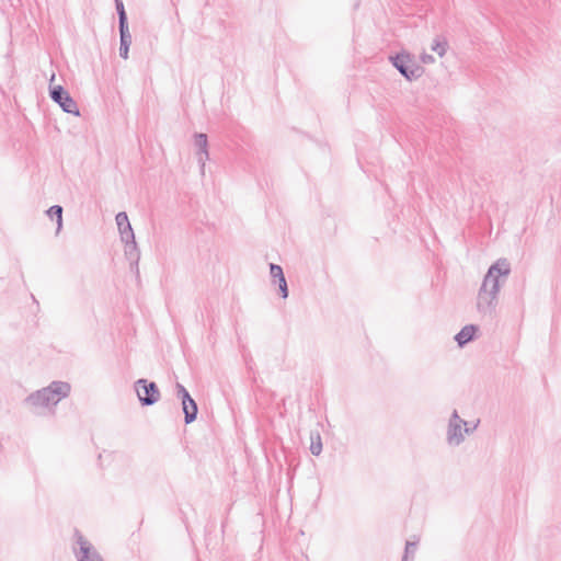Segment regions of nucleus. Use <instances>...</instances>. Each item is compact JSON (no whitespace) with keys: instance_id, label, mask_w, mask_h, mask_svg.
<instances>
[{"instance_id":"nucleus-19","label":"nucleus","mask_w":561,"mask_h":561,"mask_svg":"<svg viewBox=\"0 0 561 561\" xmlns=\"http://www.w3.org/2000/svg\"><path fill=\"white\" fill-rule=\"evenodd\" d=\"M451 423L458 424V425H468V423L459 416L457 410H454L450 415L448 424H451Z\"/></svg>"},{"instance_id":"nucleus-4","label":"nucleus","mask_w":561,"mask_h":561,"mask_svg":"<svg viewBox=\"0 0 561 561\" xmlns=\"http://www.w3.org/2000/svg\"><path fill=\"white\" fill-rule=\"evenodd\" d=\"M390 64L408 81H414L422 77L424 68L416 61L415 56L407 50H401L389 56Z\"/></svg>"},{"instance_id":"nucleus-3","label":"nucleus","mask_w":561,"mask_h":561,"mask_svg":"<svg viewBox=\"0 0 561 561\" xmlns=\"http://www.w3.org/2000/svg\"><path fill=\"white\" fill-rule=\"evenodd\" d=\"M116 225L119 232L121 241L125 244V256L129 261L130 270L138 274V263L140 260V251L135 239L134 229L129 222L125 211H119L116 217Z\"/></svg>"},{"instance_id":"nucleus-20","label":"nucleus","mask_w":561,"mask_h":561,"mask_svg":"<svg viewBox=\"0 0 561 561\" xmlns=\"http://www.w3.org/2000/svg\"><path fill=\"white\" fill-rule=\"evenodd\" d=\"M421 60L424 64H432V62L435 61L434 57L432 55H430V54H426V53H423L421 55Z\"/></svg>"},{"instance_id":"nucleus-16","label":"nucleus","mask_w":561,"mask_h":561,"mask_svg":"<svg viewBox=\"0 0 561 561\" xmlns=\"http://www.w3.org/2000/svg\"><path fill=\"white\" fill-rule=\"evenodd\" d=\"M447 47L448 42L444 36H436L431 45V49L437 53L439 57H443L446 54Z\"/></svg>"},{"instance_id":"nucleus-8","label":"nucleus","mask_w":561,"mask_h":561,"mask_svg":"<svg viewBox=\"0 0 561 561\" xmlns=\"http://www.w3.org/2000/svg\"><path fill=\"white\" fill-rule=\"evenodd\" d=\"M175 396L181 401L182 411L184 414V423H193L198 413V407L196 401L192 398L187 389L180 382L175 385Z\"/></svg>"},{"instance_id":"nucleus-15","label":"nucleus","mask_w":561,"mask_h":561,"mask_svg":"<svg viewBox=\"0 0 561 561\" xmlns=\"http://www.w3.org/2000/svg\"><path fill=\"white\" fill-rule=\"evenodd\" d=\"M62 207L60 205H53L50 206L47 210H46V214L47 216L54 220L56 219V222H57V232L60 231V229L62 228Z\"/></svg>"},{"instance_id":"nucleus-14","label":"nucleus","mask_w":561,"mask_h":561,"mask_svg":"<svg viewBox=\"0 0 561 561\" xmlns=\"http://www.w3.org/2000/svg\"><path fill=\"white\" fill-rule=\"evenodd\" d=\"M115 9L118 16V28L129 27L128 26V16L125 10L124 2L122 0H115Z\"/></svg>"},{"instance_id":"nucleus-13","label":"nucleus","mask_w":561,"mask_h":561,"mask_svg":"<svg viewBox=\"0 0 561 561\" xmlns=\"http://www.w3.org/2000/svg\"><path fill=\"white\" fill-rule=\"evenodd\" d=\"M461 426L462 425H458V424H454V423L448 424L447 442L449 445L458 446L463 442L465 437L461 432Z\"/></svg>"},{"instance_id":"nucleus-22","label":"nucleus","mask_w":561,"mask_h":561,"mask_svg":"<svg viewBox=\"0 0 561 561\" xmlns=\"http://www.w3.org/2000/svg\"><path fill=\"white\" fill-rule=\"evenodd\" d=\"M227 526V519H225L221 524L222 531L225 530V527Z\"/></svg>"},{"instance_id":"nucleus-17","label":"nucleus","mask_w":561,"mask_h":561,"mask_svg":"<svg viewBox=\"0 0 561 561\" xmlns=\"http://www.w3.org/2000/svg\"><path fill=\"white\" fill-rule=\"evenodd\" d=\"M311 445H310V451L314 456H319L322 451V440L319 432H311L310 435Z\"/></svg>"},{"instance_id":"nucleus-21","label":"nucleus","mask_w":561,"mask_h":561,"mask_svg":"<svg viewBox=\"0 0 561 561\" xmlns=\"http://www.w3.org/2000/svg\"><path fill=\"white\" fill-rule=\"evenodd\" d=\"M478 424H479V421H477V423L472 427H468L467 425H465V433H467V434L472 433L477 428Z\"/></svg>"},{"instance_id":"nucleus-9","label":"nucleus","mask_w":561,"mask_h":561,"mask_svg":"<svg viewBox=\"0 0 561 561\" xmlns=\"http://www.w3.org/2000/svg\"><path fill=\"white\" fill-rule=\"evenodd\" d=\"M270 274L274 284L278 285V294L283 299H286L289 295L287 280L284 275V271L280 265L271 263Z\"/></svg>"},{"instance_id":"nucleus-7","label":"nucleus","mask_w":561,"mask_h":561,"mask_svg":"<svg viewBox=\"0 0 561 561\" xmlns=\"http://www.w3.org/2000/svg\"><path fill=\"white\" fill-rule=\"evenodd\" d=\"M49 96L50 99L57 103L65 113L72 114L76 116L80 115V111L77 102L70 95L67 89L62 85H50L49 87Z\"/></svg>"},{"instance_id":"nucleus-1","label":"nucleus","mask_w":561,"mask_h":561,"mask_svg":"<svg viewBox=\"0 0 561 561\" xmlns=\"http://www.w3.org/2000/svg\"><path fill=\"white\" fill-rule=\"evenodd\" d=\"M511 274V264L507 259L496 260L486 271L477 296V310L482 318L493 320L496 316L499 293L501 286Z\"/></svg>"},{"instance_id":"nucleus-10","label":"nucleus","mask_w":561,"mask_h":561,"mask_svg":"<svg viewBox=\"0 0 561 561\" xmlns=\"http://www.w3.org/2000/svg\"><path fill=\"white\" fill-rule=\"evenodd\" d=\"M194 145L197 149L198 162L202 169L205 167V161L209 159L208 152V137L204 133H196L194 135Z\"/></svg>"},{"instance_id":"nucleus-2","label":"nucleus","mask_w":561,"mask_h":561,"mask_svg":"<svg viewBox=\"0 0 561 561\" xmlns=\"http://www.w3.org/2000/svg\"><path fill=\"white\" fill-rule=\"evenodd\" d=\"M71 386L66 381H53L47 387L36 390L24 399V404L32 408H50L68 397Z\"/></svg>"},{"instance_id":"nucleus-18","label":"nucleus","mask_w":561,"mask_h":561,"mask_svg":"<svg viewBox=\"0 0 561 561\" xmlns=\"http://www.w3.org/2000/svg\"><path fill=\"white\" fill-rule=\"evenodd\" d=\"M416 548H417V542H415V541H407L402 561H407L409 556L413 557V554L416 551Z\"/></svg>"},{"instance_id":"nucleus-11","label":"nucleus","mask_w":561,"mask_h":561,"mask_svg":"<svg viewBox=\"0 0 561 561\" xmlns=\"http://www.w3.org/2000/svg\"><path fill=\"white\" fill-rule=\"evenodd\" d=\"M478 331V325L467 324L455 335V341L457 342L459 347H463L465 345L472 342L477 337Z\"/></svg>"},{"instance_id":"nucleus-12","label":"nucleus","mask_w":561,"mask_h":561,"mask_svg":"<svg viewBox=\"0 0 561 561\" xmlns=\"http://www.w3.org/2000/svg\"><path fill=\"white\" fill-rule=\"evenodd\" d=\"M119 32V57L123 59L128 58L129 48L131 45V34L129 27L118 28Z\"/></svg>"},{"instance_id":"nucleus-5","label":"nucleus","mask_w":561,"mask_h":561,"mask_svg":"<svg viewBox=\"0 0 561 561\" xmlns=\"http://www.w3.org/2000/svg\"><path fill=\"white\" fill-rule=\"evenodd\" d=\"M73 536L76 543L79 546L78 550L73 548V554L77 561H104L96 548L81 534L78 528H75Z\"/></svg>"},{"instance_id":"nucleus-6","label":"nucleus","mask_w":561,"mask_h":561,"mask_svg":"<svg viewBox=\"0 0 561 561\" xmlns=\"http://www.w3.org/2000/svg\"><path fill=\"white\" fill-rule=\"evenodd\" d=\"M135 390L141 407H150L160 399V390L154 381L140 378L135 381Z\"/></svg>"}]
</instances>
